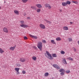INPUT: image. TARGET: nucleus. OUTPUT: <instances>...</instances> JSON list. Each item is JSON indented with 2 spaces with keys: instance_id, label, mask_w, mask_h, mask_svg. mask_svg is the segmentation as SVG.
I'll return each instance as SVG.
<instances>
[{
  "instance_id": "nucleus-42",
  "label": "nucleus",
  "mask_w": 79,
  "mask_h": 79,
  "mask_svg": "<svg viewBox=\"0 0 79 79\" xmlns=\"http://www.w3.org/2000/svg\"><path fill=\"white\" fill-rule=\"evenodd\" d=\"M59 11H60V12H62V10H61V9H60Z\"/></svg>"
},
{
  "instance_id": "nucleus-39",
  "label": "nucleus",
  "mask_w": 79,
  "mask_h": 79,
  "mask_svg": "<svg viewBox=\"0 0 79 79\" xmlns=\"http://www.w3.org/2000/svg\"><path fill=\"white\" fill-rule=\"evenodd\" d=\"M73 50L75 52H76V49H75V48H73Z\"/></svg>"
},
{
  "instance_id": "nucleus-44",
  "label": "nucleus",
  "mask_w": 79,
  "mask_h": 79,
  "mask_svg": "<svg viewBox=\"0 0 79 79\" xmlns=\"http://www.w3.org/2000/svg\"><path fill=\"white\" fill-rule=\"evenodd\" d=\"M48 23H50V24H51V23H52V22L50 21H48Z\"/></svg>"
},
{
  "instance_id": "nucleus-19",
  "label": "nucleus",
  "mask_w": 79,
  "mask_h": 79,
  "mask_svg": "<svg viewBox=\"0 0 79 79\" xmlns=\"http://www.w3.org/2000/svg\"><path fill=\"white\" fill-rule=\"evenodd\" d=\"M72 3H75V4H78V2L76 1H74L73 0L72 1Z\"/></svg>"
},
{
  "instance_id": "nucleus-4",
  "label": "nucleus",
  "mask_w": 79,
  "mask_h": 79,
  "mask_svg": "<svg viewBox=\"0 0 79 79\" xmlns=\"http://www.w3.org/2000/svg\"><path fill=\"white\" fill-rule=\"evenodd\" d=\"M45 7L47 8H48V9H51L52 8V7L50 5V4H46L44 5Z\"/></svg>"
},
{
  "instance_id": "nucleus-13",
  "label": "nucleus",
  "mask_w": 79,
  "mask_h": 79,
  "mask_svg": "<svg viewBox=\"0 0 79 79\" xmlns=\"http://www.w3.org/2000/svg\"><path fill=\"white\" fill-rule=\"evenodd\" d=\"M63 29L65 31H68V27L65 26L63 27Z\"/></svg>"
},
{
  "instance_id": "nucleus-24",
  "label": "nucleus",
  "mask_w": 79,
  "mask_h": 79,
  "mask_svg": "<svg viewBox=\"0 0 79 79\" xmlns=\"http://www.w3.org/2000/svg\"><path fill=\"white\" fill-rule=\"evenodd\" d=\"M60 53L61 54H62V55H64V53H65V52L61 50L60 51Z\"/></svg>"
},
{
  "instance_id": "nucleus-30",
  "label": "nucleus",
  "mask_w": 79,
  "mask_h": 79,
  "mask_svg": "<svg viewBox=\"0 0 79 79\" xmlns=\"http://www.w3.org/2000/svg\"><path fill=\"white\" fill-rule=\"evenodd\" d=\"M31 8H32V9H34V10L36 9V8H35V6H31Z\"/></svg>"
},
{
  "instance_id": "nucleus-31",
  "label": "nucleus",
  "mask_w": 79,
  "mask_h": 79,
  "mask_svg": "<svg viewBox=\"0 0 79 79\" xmlns=\"http://www.w3.org/2000/svg\"><path fill=\"white\" fill-rule=\"evenodd\" d=\"M20 24H24V21H20Z\"/></svg>"
},
{
  "instance_id": "nucleus-11",
  "label": "nucleus",
  "mask_w": 79,
  "mask_h": 79,
  "mask_svg": "<svg viewBox=\"0 0 79 79\" xmlns=\"http://www.w3.org/2000/svg\"><path fill=\"white\" fill-rule=\"evenodd\" d=\"M15 14H16V15H19V11L18 10H15L14 11Z\"/></svg>"
},
{
  "instance_id": "nucleus-18",
  "label": "nucleus",
  "mask_w": 79,
  "mask_h": 79,
  "mask_svg": "<svg viewBox=\"0 0 79 79\" xmlns=\"http://www.w3.org/2000/svg\"><path fill=\"white\" fill-rule=\"evenodd\" d=\"M62 6H65L66 5H67V4H66V2H63L62 3Z\"/></svg>"
},
{
  "instance_id": "nucleus-41",
  "label": "nucleus",
  "mask_w": 79,
  "mask_h": 79,
  "mask_svg": "<svg viewBox=\"0 0 79 79\" xmlns=\"http://www.w3.org/2000/svg\"><path fill=\"white\" fill-rule=\"evenodd\" d=\"M33 47L35 49H37V47L36 46H33Z\"/></svg>"
},
{
  "instance_id": "nucleus-47",
  "label": "nucleus",
  "mask_w": 79,
  "mask_h": 79,
  "mask_svg": "<svg viewBox=\"0 0 79 79\" xmlns=\"http://www.w3.org/2000/svg\"><path fill=\"white\" fill-rule=\"evenodd\" d=\"M1 9V7L0 6V9Z\"/></svg>"
},
{
  "instance_id": "nucleus-5",
  "label": "nucleus",
  "mask_w": 79,
  "mask_h": 79,
  "mask_svg": "<svg viewBox=\"0 0 79 79\" xmlns=\"http://www.w3.org/2000/svg\"><path fill=\"white\" fill-rule=\"evenodd\" d=\"M40 27L41 29H45V25L41 24L40 25Z\"/></svg>"
},
{
  "instance_id": "nucleus-9",
  "label": "nucleus",
  "mask_w": 79,
  "mask_h": 79,
  "mask_svg": "<svg viewBox=\"0 0 79 79\" xmlns=\"http://www.w3.org/2000/svg\"><path fill=\"white\" fill-rule=\"evenodd\" d=\"M53 66L54 67V68H56L57 69H60L59 67L56 64L53 65Z\"/></svg>"
},
{
  "instance_id": "nucleus-38",
  "label": "nucleus",
  "mask_w": 79,
  "mask_h": 79,
  "mask_svg": "<svg viewBox=\"0 0 79 79\" xmlns=\"http://www.w3.org/2000/svg\"><path fill=\"white\" fill-rule=\"evenodd\" d=\"M24 39L25 40H27V38L26 36H24Z\"/></svg>"
},
{
  "instance_id": "nucleus-21",
  "label": "nucleus",
  "mask_w": 79,
  "mask_h": 79,
  "mask_svg": "<svg viewBox=\"0 0 79 79\" xmlns=\"http://www.w3.org/2000/svg\"><path fill=\"white\" fill-rule=\"evenodd\" d=\"M56 40L57 41H60V40H61V39L60 38V37H58L56 39Z\"/></svg>"
},
{
  "instance_id": "nucleus-1",
  "label": "nucleus",
  "mask_w": 79,
  "mask_h": 79,
  "mask_svg": "<svg viewBox=\"0 0 79 79\" xmlns=\"http://www.w3.org/2000/svg\"><path fill=\"white\" fill-rule=\"evenodd\" d=\"M46 53L48 55V56L47 55H46V53L45 54V55L48 58L49 60H53V57H52V55L51 54H50V53L49 52H48V51L46 52Z\"/></svg>"
},
{
  "instance_id": "nucleus-17",
  "label": "nucleus",
  "mask_w": 79,
  "mask_h": 79,
  "mask_svg": "<svg viewBox=\"0 0 79 79\" xmlns=\"http://www.w3.org/2000/svg\"><path fill=\"white\" fill-rule=\"evenodd\" d=\"M15 47H11L10 48V50H12V51H13V50H15Z\"/></svg>"
},
{
  "instance_id": "nucleus-23",
  "label": "nucleus",
  "mask_w": 79,
  "mask_h": 79,
  "mask_svg": "<svg viewBox=\"0 0 79 79\" xmlns=\"http://www.w3.org/2000/svg\"><path fill=\"white\" fill-rule=\"evenodd\" d=\"M15 71H16V72L17 71H19V68H15Z\"/></svg>"
},
{
  "instance_id": "nucleus-40",
  "label": "nucleus",
  "mask_w": 79,
  "mask_h": 79,
  "mask_svg": "<svg viewBox=\"0 0 79 79\" xmlns=\"http://www.w3.org/2000/svg\"><path fill=\"white\" fill-rule=\"evenodd\" d=\"M44 21H45V22H46V23L48 22V21L46 19L44 20Z\"/></svg>"
},
{
  "instance_id": "nucleus-37",
  "label": "nucleus",
  "mask_w": 79,
  "mask_h": 79,
  "mask_svg": "<svg viewBox=\"0 0 79 79\" xmlns=\"http://www.w3.org/2000/svg\"><path fill=\"white\" fill-rule=\"evenodd\" d=\"M16 73L17 74H20V73L19 72V71H17Z\"/></svg>"
},
{
  "instance_id": "nucleus-45",
  "label": "nucleus",
  "mask_w": 79,
  "mask_h": 79,
  "mask_svg": "<svg viewBox=\"0 0 79 79\" xmlns=\"http://www.w3.org/2000/svg\"><path fill=\"white\" fill-rule=\"evenodd\" d=\"M24 16H26V13H25L24 14H23Z\"/></svg>"
},
{
  "instance_id": "nucleus-3",
  "label": "nucleus",
  "mask_w": 79,
  "mask_h": 79,
  "mask_svg": "<svg viewBox=\"0 0 79 79\" xmlns=\"http://www.w3.org/2000/svg\"><path fill=\"white\" fill-rule=\"evenodd\" d=\"M59 72L61 73H60L61 76H63V75H64V72H65L64 69H60L59 70Z\"/></svg>"
},
{
  "instance_id": "nucleus-35",
  "label": "nucleus",
  "mask_w": 79,
  "mask_h": 79,
  "mask_svg": "<svg viewBox=\"0 0 79 79\" xmlns=\"http://www.w3.org/2000/svg\"><path fill=\"white\" fill-rule=\"evenodd\" d=\"M42 42L43 43H44V44H45L46 43V41L45 40H42Z\"/></svg>"
},
{
  "instance_id": "nucleus-32",
  "label": "nucleus",
  "mask_w": 79,
  "mask_h": 79,
  "mask_svg": "<svg viewBox=\"0 0 79 79\" xmlns=\"http://www.w3.org/2000/svg\"><path fill=\"white\" fill-rule=\"evenodd\" d=\"M68 40L69 42H71V41L73 40L72 38H68Z\"/></svg>"
},
{
  "instance_id": "nucleus-16",
  "label": "nucleus",
  "mask_w": 79,
  "mask_h": 79,
  "mask_svg": "<svg viewBox=\"0 0 79 79\" xmlns=\"http://www.w3.org/2000/svg\"><path fill=\"white\" fill-rule=\"evenodd\" d=\"M5 52V51L2 49V48H0V53L2 54L3 53H4Z\"/></svg>"
},
{
  "instance_id": "nucleus-8",
  "label": "nucleus",
  "mask_w": 79,
  "mask_h": 79,
  "mask_svg": "<svg viewBox=\"0 0 79 79\" xmlns=\"http://www.w3.org/2000/svg\"><path fill=\"white\" fill-rule=\"evenodd\" d=\"M30 36L31 37L35 39H37L38 37L36 36L32 35H30Z\"/></svg>"
},
{
  "instance_id": "nucleus-33",
  "label": "nucleus",
  "mask_w": 79,
  "mask_h": 79,
  "mask_svg": "<svg viewBox=\"0 0 79 79\" xmlns=\"http://www.w3.org/2000/svg\"><path fill=\"white\" fill-rule=\"evenodd\" d=\"M65 72L66 73H70V70H67L65 71Z\"/></svg>"
},
{
  "instance_id": "nucleus-10",
  "label": "nucleus",
  "mask_w": 79,
  "mask_h": 79,
  "mask_svg": "<svg viewBox=\"0 0 79 79\" xmlns=\"http://www.w3.org/2000/svg\"><path fill=\"white\" fill-rule=\"evenodd\" d=\"M20 61H21V62H25V61H26V59L24 58H21L20 59Z\"/></svg>"
},
{
  "instance_id": "nucleus-12",
  "label": "nucleus",
  "mask_w": 79,
  "mask_h": 79,
  "mask_svg": "<svg viewBox=\"0 0 79 79\" xmlns=\"http://www.w3.org/2000/svg\"><path fill=\"white\" fill-rule=\"evenodd\" d=\"M62 61L64 64H67V62H66V60L65 58H64L63 59V60Z\"/></svg>"
},
{
  "instance_id": "nucleus-25",
  "label": "nucleus",
  "mask_w": 79,
  "mask_h": 79,
  "mask_svg": "<svg viewBox=\"0 0 79 79\" xmlns=\"http://www.w3.org/2000/svg\"><path fill=\"white\" fill-rule=\"evenodd\" d=\"M22 1L23 2V3H26V2L28 1V0H22Z\"/></svg>"
},
{
  "instance_id": "nucleus-36",
  "label": "nucleus",
  "mask_w": 79,
  "mask_h": 79,
  "mask_svg": "<svg viewBox=\"0 0 79 79\" xmlns=\"http://www.w3.org/2000/svg\"><path fill=\"white\" fill-rule=\"evenodd\" d=\"M22 73H23V74H26V71H24V70H23L22 71Z\"/></svg>"
},
{
  "instance_id": "nucleus-14",
  "label": "nucleus",
  "mask_w": 79,
  "mask_h": 79,
  "mask_svg": "<svg viewBox=\"0 0 79 79\" xmlns=\"http://www.w3.org/2000/svg\"><path fill=\"white\" fill-rule=\"evenodd\" d=\"M36 6L39 8H42V5L40 4H37L36 5Z\"/></svg>"
},
{
  "instance_id": "nucleus-46",
  "label": "nucleus",
  "mask_w": 79,
  "mask_h": 79,
  "mask_svg": "<svg viewBox=\"0 0 79 79\" xmlns=\"http://www.w3.org/2000/svg\"><path fill=\"white\" fill-rule=\"evenodd\" d=\"M70 23L71 24H73V23L72 22H70Z\"/></svg>"
},
{
  "instance_id": "nucleus-26",
  "label": "nucleus",
  "mask_w": 79,
  "mask_h": 79,
  "mask_svg": "<svg viewBox=\"0 0 79 79\" xmlns=\"http://www.w3.org/2000/svg\"><path fill=\"white\" fill-rule=\"evenodd\" d=\"M52 56L53 57H55H55H57V56L56 55V54H53L52 55Z\"/></svg>"
},
{
  "instance_id": "nucleus-28",
  "label": "nucleus",
  "mask_w": 79,
  "mask_h": 79,
  "mask_svg": "<svg viewBox=\"0 0 79 79\" xmlns=\"http://www.w3.org/2000/svg\"><path fill=\"white\" fill-rule=\"evenodd\" d=\"M68 60H71V61H73V59L71 57H69L67 58Z\"/></svg>"
},
{
  "instance_id": "nucleus-15",
  "label": "nucleus",
  "mask_w": 79,
  "mask_h": 79,
  "mask_svg": "<svg viewBox=\"0 0 79 79\" xmlns=\"http://www.w3.org/2000/svg\"><path fill=\"white\" fill-rule=\"evenodd\" d=\"M32 59L34 61H36L37 60V57L35 56H34L32 57Z\"/></svg>"
},
{
  "instance_id": "nucleus-27",
  "label": "nucleus",
  "mask_w": 79,
  "mask_h": 79,
  "mask_svg": "<svg viewBox=\"0 0 79 79\" xmlns=\"http://www.w3.org/2000/svg\"><path fill=\"white\" fill-rule=\"evenodd\" d=\"M48 74H49L48 73H45L44 74V76L45 77H47L48 76Z\"/></svg>"
},
{
  "instance_id": "nucleus-7",
  "label": "nucleus",
  "mask_w": 79,
  "mask_h": 79,
  "mask_svg": "<svg viewBox=\"0 0 79 79\" xmlns=\"http://www.w3.org/2000/svg\"><path fill=\"white\" fill-rule=\"evenodd\" d=\"M20 26L21 27H23V28H25V27H29V26L24 24H22L20 25Z\"/></svg>"
},
{
  "instance_id": "nucleus-20",
  "label": "nucleus",
  "mask_w": 79,
  "mask_h": 79,
  "mask_svg": "<svg viewBox=\"0 0 79 79\" xmlns=\"http://www.w3.org/2000/svg\"><path fill=\"white\" fill-rule=\"evenodd\" d=\"M51 42L52 44H56V43L55 42V40H52L51 41Z\"/></svg>"
},
{
  "instance_id": "nucleus-2",
  "label": "nucleus",
  "mask_w": 79,
  "mask_h": 79,
  "mask_svg": "<svg viewBox=\"0 0 79 79\" xmlns=\"http://www.w3.org/2000/svg\"><path fill=\"white\" fill-rule=\"evenodd\" d=\"M37 46L40 51L42 50V42H39L38 43Z\"/></svg>"
},
{
  "instance_id": "nucleus-43",
  "label": "nucleus",
  "mask_w": 79,
  "mask_h": 79,
  "mask_svg": "<svg viewBox=\"0 0 79 79\" xmlns=\"http://www.w3.org/2000/svg\"><path fill=\"white\" fill-rule=\"evenodd\" d=\"M27 19H31V17H28L27 18Z\"/></svg>"
},
{
  "instance_id": "nucleus-29",
  "label": "nucleus",
  "mask_w": 79,
  "mask_h": 79,
  "mask_svg": "<svg viewBox=\"0 0 79 79\" xmlns=\"http://www.w3.org/2000/svg\"><path fill=\"white\" fill-rule=\"evenodd\" d=\"M36 11L37 12V13H40V9H38L36 10Z\"/></svg>"
},
{
  "instance_id": "nucleus-22",
  "label": "nucleus",
  "mask_w": 79,
  "mask_h": 79,
  "mask_svg": "<svg viewBox=\"0 0 79 79\" xmlns=\"http://www.w3.org/2000/svg\"><path fill=\"white\" fill-rule=\"evenodd\" d=\"M66 3L67 4V5H70V4H71V2L69 1H67L66 2Z\"/></svg>"
},
{
  "instance_id": "nucleus-34",
  "label": "nucleus",
  "mask_w": 79,
  "mask_h": 79,
  "mask_svg": "<svg viewBox=\"0 0 79 79\" xmlns=\"http://www.w3.org/2000/svg\"><path fill=\"white\" fill-rule=\"evenodd\" d=\"M16 65L17 66H18V67H19L21 66V65L19 64H16Z\"/></svg>"
},
{
  "instance_id": "nucleus-6",
  "label": "nucleus",
  "mask_w": 79,
  "mask_h": 79,
  "mask_svg": "<svg viewBox=\"0 0 79 79\" xmlns=\"http://www.w3.org/2000/svg\"><path fill=\"white\" fill-rule=\"evenodd\" d=\"M3 31L4 32H5V33H8V29L6 27H4L3 28Z\"/></svg>"
}]
</instances>
